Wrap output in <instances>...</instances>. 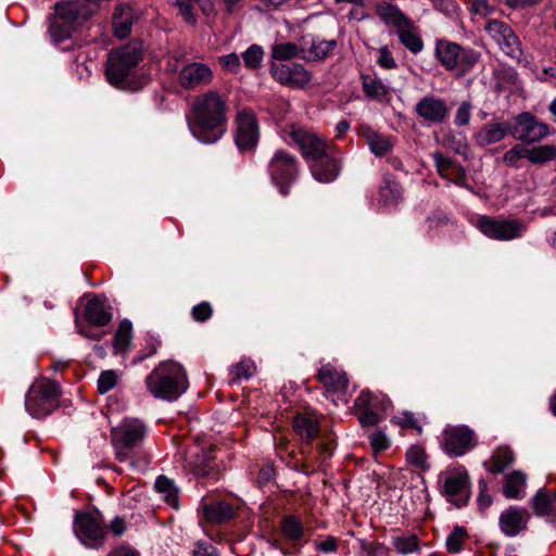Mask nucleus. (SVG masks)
<instances>
[{
  "label": "nucleus",
  "mask_w": 556,
  "mask_h": 556,
  "mask_svg": "<svg viewBox=\"0 0 556 556\" xmlns=\"http://www.w3.org/2000/svg\"><path fill=\"white\" fill-rule=\"evenodd\" d=\"M188 126L192 136L204 144L220 140L228 128L227 99L216 90H207L194 97Z\"/></svg>",
  "instance_id": "obj_1"
},
{
  "label": "nucleus",
  "mask_w": 556,
  "mask_h": 556,
  "mask_svg": "<svg viewBox=\"0 0 556 556\" xmlns=\"http://www.w3.org/2000/svg\"><path fill=\"white\" fill-rule=\"evenodd\" d=\"M142 59L143 47L140 41L131 40L119 48L111 50L105 64L108 81L121 90H140L147 84V78L137 73V67Z\"/></svg>",
  "instance_id": "obj_2"
},
{
  "label": "nucleus",
  "mask_w": 556,
  "mask_h": 556,
  "mask_svg": "<svg viewBox=\"0 0 556 556\" xmlns=\"http://www.w3.org/2000/svg\"><path fill=\"white\" fill-rule=\"evenodd\" d=\"M147 434V426L137 418H125L111 429V443L115 458L127 463L130 467L138 466L143 458L142 444Z\"/></svg>",
  "instance_id": "obj_3"
},
{
  "label": "nucleus",
  "mask_w": 556,
  "mask_h": 556,
  "mask_svg": "<svg viewBox=\"0 0 556 556\" xmlns=\"http://www.w3.org/2000/svg\"><path fill=\"white\" fill-rule=\"evenodd\" d=\"M149 392L156 399L177 400L188 388L184 368L175 362H162L146 378Z\"/></svg>",
  "instance_id": "obj_4"
},
{
  "label": "nucleus",
  "mask_w": 556,
  "mask_h": 556,
  "mask_svg": "<svg viewBox=\"0 0 556 556\" xmlns=\"http://www.w3.org/2000/svg\"><path fill=\"white\" fill-rule=\"evenodd\" d=\"M54 13L49 16V34L55 43L72 37L77 27L92 14L75 0H61L54 3Z\"/></svg>",
  "instance_id": "obj_5"
},
{
  "label": "nucleus",
  "mask_w": 556,
  "mask_h": 556,
  "mask_svg": "<svg viewBox=\"0 0 556 556\" xmlns=\"http://www.w3.org/2000/svg\"><path fill=\"white\" fill-rule=\"evenodd\" d=\"M375 12L386 25L395 28L400 42L409 52L418 54L422 51L424 41L417 26L399 7L381 1L376 4Z\"/></svg>",
  "instance_id": "obj_6"
},
{
  "label": "nucleus",
  "mask_w": 556,
  "mask_h": 556,
  "mask_svg": "<svg viewBox=\"0 0 556 556\" xmlns=\"http://www.w3.org/2000/svg\"><path fill=\"white\" fill-rule=\"evenodd\" d=\"M61 388L48 378L36 380L25 395V408L34 418H45L60 405Z\"/></svg>",
  "instance_id": "obj_7"
},
{
  "label": "nucleus",
  "mask_w": 556,
  "mask_h": 556,
  "mask_svg": "<svg viewBox=\"0 0 556 556\" xmlns=\"http://www.w3.org/2000/svg\"><path fill=\"white\" fill-rule=\"evenodd\" d=\"M434 54L446 71H458L462 74L470 71L479 60V53L475 50L446 39L437 40Z\"/></svg>",
  "instance_id": "obj_8"
},
{
  "label": "nucleus",
  "mask_w": 556,
  "mask_h": 556,
  "mask_svg": "<svg viewBox=\"0 0 556 556\" xmlns=\"http://www.w3.org/2000/svg\"><path fill=\"white\" fill-rule=\"evenodd\" d=\"M267 170L279 193L288 195L291 186L299 177L300 163L295 155L285 150H277L268 162Z\"/></svg>",
  "instance_id": "obj_9"
},
{
  "label": "nucleus",
  "mask_w": 556,
  "mask_h": 556,
  "mask_svg": "<svg viewBox=\"0 0 556 556\" xmlns=\"http://www.w3.org/2000/svg\"><path fill=\"white\" fill-rule=\"evenodd\" d=\"M77 539L89 548H99L104 544L105 525L100 511H76L73 523Z\"/></svg>",
  "instance_id": "obj_10"
},
{
  "label": "nucleus",
  "mask_w": 556,
  "mask_h": 556,
  "mask_svg": "<svg viewBox=\"0 0 556 556\" xmlns=\"http://www.w3.org/2000/svg\"><path fill=\"white\" fill-rule=\"evenodd\" d=\"M479 230L490 239L498 241H510L522 237L527 226L519 219L494 218L482 215L478 218Z\"/></svg>",
  "instance_id": "obj_11"
},
{
  "label": "nucleus",
  "mask_w": 556,
  "mask_h": 556,
  "mask_svg": "<svg viewBox=\"0 0 556 556\" xmlns=\"http://www.w3.org/2000/svg\"><path fill=\"white\" fill-rule=\"evenodd\" d=\"M441 445L448 456L459 457L477 445V435L466 425L448 426L442 432Z\"/></svg>",
  "instance_id": "obj_12"
},
{
  "label": "nucleus",
  "mask_w": 556,
  "mask_h": 556,
  "mask_svg": "<svg viewBox=\"0 0 556 556\" xmlns=\"http://www.w3.org/2000/svg\"><path fill=\"white\" fill-rule=\"evenodd\" d=\"M235 142L241 151H252L260 139V126L256 114L251 109H242L237 112L235 118Z\"/></svg>",
  "instance_id": "obj_13"
},
{
  "label": "nucleus",
  "mask_w": 556,
  "mask_h": 556,
  "mask_svg": "<svg viewBox=\"0 0 556 556\" xmlns=\"http://www.w3.org/2000/svg\"><path fill=\"white\" fill-rule=\"evenodd\" d=\"M511 124V136L522 143L532 144L540 142L549 134V126L540 122L529 112H522L515 116Z\"/></svg>",
  "instance_id": "obj_14"
},
{
  "label": "nucleus",
  "mask_w": 556,
  "mask_h": 556,
  "mask_svg": "<svg viewBox=\"0 0 556 556\" xmlns=\"http://www.w3.org/2000/svg\"><path fill=\"white\" fill-rule=\"evenodd\" d=\"M289 137L300 149L307 165L332 147L325 139L303 128L292 127Z\"/></svg>",
  "instance_id": "obj_15"
},
{
  "label": "nucleus",
  "mask_w": 556,
  "mask_h": 556,
  "mask_svg": "<svg viewBox=\"0 0 556 556\" xmlns=\"http://www.w3.org/2000/svg\"><path fill=\"white\" fill-rule=\"evenodd\" d=\"M450 111L447 102L434 94L420 98L414 108L417 117L429 126L445 123L450 116Z\"/></svg>",
  "instance_id": "obj_16"
},
{
  "label": "nucleus",
  "mask_w": 556,
  "mask_h": 556,
  "mask_svg": "<svg viewBox=\"0 0 556 556\" xmlns=\"http://www.w3.org/2000/svg\"><path fill=\"white\" fill-rule=\"evenodd\" d=\"M214 78L212 68L202 62H188L177 73V84L185 90L208 86Z\"/></svg>",
  "instance_id": "obj_17"
},
{
  "label": "nucleus",
  "mask_w": 556,
  "mask_h": 556,
  "mask_svg": "<svg viewBox=\"0 0 556 556\" xmlns=\"http://www.w3.org/2000/svg\"><path fill=\"white\" fill-rule=\"evenodd\" d=\"M308 168L315 180L329 184L339 177L342 169V157L332 146L321 156L308 164Z\"/></svg>",
  "instance_id": "obj_18"
},
{
  "label": "nucleus",
  "mask_w": 556,
  "mask_h": 556,
  "mask_svg": "<svg viewBox=\"0 0 556 556\" xmlns=\"http://www.w3.org/2000/svg\"><path fill=\"white\" fill-rule=\"evenodd\" d=\"M269 72L276 81L290 88H304L312 79L309 72L299 63L283 64L273 62Z\"/></svg>",
  "instance_id": "obj_19"
},
{
  "label": "nucleus",
  "mask_w": 556,
  "mask_h": 556,
  "mask_svg": "<svg viewBox=\"0 0 556 556\" xmlns=\"http://www.w3.org/2000/svg\"><path fill=\"white\" fill-rule=\"evenodd\" d=\"M531 514L526 507L508 506L498 517V528L508 538H515L528 529Z\"/></svg>",
  "instance_id": "obj_20"
},
{
  "label": "nucleus",
  "mask_w": 556,
  "mask_h": 556,
  "mask_svg": "<svg viewBox=\"0 0 556 556\" xmlns=\"http://www.w3.org/2000/svg\"><path fill=\"white\" fill-rule=\"evenodd\" d=\"M301 59L305 61H323L330 56L338 46L336 39L326 40L319 36L305 34L300 37Z\"/></svg>",
  "instance_id": "obj_21"
},
{
  "label": "nucleus",
  "mask_w": 556,
  "mask_h": 556,
  "mask_svg": "<svg viewBox=\"0 0 556 556\" xmlns=\"http://www.w3.org/2000/svg\"><path fill=\"white\" fill-rule=\"evenodd\" d=\"M470 478L467 472L447 477L444 481V495L457 507L465 506L469 501Z\"/></svg>",
  "instance_id": "obj_22"
},
{
  "label": "nucleus",
  "mask_w": 556,
  "mask_h": 556,
  "mask_svg": "<svg viewBox=\"0 0 556 556\" xmlns=\"http://www.w3.org/2000/svg\"><path fill=\"white\" fill-rule=\"evenodd\" d=\"M84 317L91 326H106L113 317L112 307L108 304L105 298L96 295L86 303Z\"/></svg>",
  "instance_id": "obj_23"
},
{
  "label": "nucleus",
  "mask_w": 556,
  "mask_h": 556,
  "mask_svg": "<svg viewBox=\"0 0 556 556\" xmlns=\"http://www.w3.org/2000/svg\"><path fill=\"white\" fill-rule=\"evenodd\" d=\"M317 380L324 386L328 393L345 392L349 387V379L344 371L339 370L330 363L325 364L316 375Z\"/></svg>",
  "instance_id": "obj_24"
},
{
  "label": "nucleus",
  "mask_w": 556,
  "mask_h": 556,
  "mask_svg": "<svg viewBox=\"0 0 556 556\" xmlns=\"http://www.w3.org/2000/svg\"><path fill=\"white\" fill-rule=\"evenodd\" d=\"M362 89L365 97L379 103H389L391 101V88L376 75H361Z\"/></svg>",
  "instance_id": "obj_25"
},
{
  "label": "nucleus",
  "mask_w": 556,
  "mask_h": 556,
  "mask_svg": "<svg viewBox=\"0 0 556 556\" xmlns=\"http://www.w3.org/2000/svg\"><path fill=\"white\" fill-rule=\"evenodd\" d=\"M508 134L511 135L510 123H486L476 134L475 140L479 147L484 148L502 141Z\"/></svg>",
  "instance_id": "obj_26"
},
{
  "label": "nucleus",
  "mask_w": 556,
  "mask_h": 556,
  "mask_svg": "<svg viewBox=\"0 0 556 556\" xmlns=\"http://www.w3.org/2000/svg\"><path fill=\"white\" fill-rule=\"evenodd\" d=\"M403 187L392 174H384L378 188V204L381 206H396L403 198Z\"/></svg>",
  "instance_id": "obj_27"
},
{
  "label": "nucleus",
  "mask_w": 556,
  "mask_h": 556,
  "mask_svg": "<svg viewBox=\"0 0 556 556\" xmlns=\"http://www.w3.org/2000/svg\"><path fill=\"white\" fill-rule=\"evenodd\" d=\"M530 506L536 517L556 519V492L541 488L530 500Z\"/></svg>",
  "instance_id": "obj_28"
},
{
  "label": "nucleus",
  "mask_w": 556,
  "mask_h": 556,
  "mask_svg": "<svg viewBox=\"0 0 556 556\" xmlns=\"http://www.w3.org/2000/svg\"><path fill=\"white\" fill-rule=\"evenodd\" d=\"M358 135L365 138L370 151L376 156H383L393 148L391 137L376 131L367 124H363L358 127Z\"/></svg>",
  "instance_id": "obj_29"
},
{
  "label": "nucleus",
  "mask_w": 556,
  "mask_h": 556,
  "mask_svg": "<svg viewBox=\"0 0 556 556\" xmlns=\"http://www.w3.org/2000/svg\"><path fill=\"white\" fill-rule=\"evenodd\" d=\"M293 429L300 439L306 444H311L317 438L320 431L319 421L313 414H298L292 421Z\"/></svg>",
  "instance_id": "obj_30"
},
{
  "label": "nucleus",
  "mask_w": 556,
  "mask_h": 556,
  "mask_svg": "<svg viewBox=\"0 0 556 556\" xmlns=\"http://www.w3.org/2000/svg\"><path fill=\"white\" fill-rule=\"evenodd\" d=\"M493 25L501 36L498 39L501 49L511 59L519 61L522 56L521 43L514 30L503 22H494Z\"/></svg>",
  "instance_id": "obj_31"
},
{
  "label": "nucleus",
  "mask_w": 556,
  "mask_h": 556,
  "mask_svg": "<svg viewBox=\"0 0 556 556\" xmlns=\"http://www.w3.org/2000/svg\"><path fill=\"white\" fill-rule=\"evenodd\" d=\"M187 464L197 477H208L214 470V455L212 450H199L189 454Z\"/></svg>",
  "instance_id": "obj_32"
},
{
  "label": "nucleus",
  "mask_w": 556,
  "mask_h": 556,
  "mask_svg": "<svg viewBox=\"0 0 556 556\" xmlns=\"http://www.w3.org/2000/svg\"><path fill=\"white\" fill-rule=\"evenodd\" d=\"M203 516L210 523L222 525L235 517V510L224 501H214L203 505Z\"/></svg>",
  "instance_id": "obj_33"
},
{
  "label": "nucleus",
  "mask_w": 556,
  "mask_h": 556,
  "mask_svg": "<svg viewBox=\"0 0 556 556\" xmlns=\"http://www.w3.org/2000/svg\"><path fill=\"white\" fill-rule=\"evenodd\" d=\"M280 532L285 540L291 543L300 542L307 530L303 521L296 515H286L280 520Z\"/></svg>",
  "instance_id": "obj_34"
},
{
  "label": "nucleus",
  "mask_w": 556,
  "mask_h": 556,
  "mask_svg": "<svg viewBox=\"0 0 556 556\" xmlns=\"http://www.w3.org/2000/svg\"><path fill=\"white\" fill-rule=\"evenodd\" d=\"M355 407H368L382 413L388 412L392 407L391 400L383 393H374L369 390H363L355 399Z\"/></svg>",
  "instance_id": "obj_35"
},
{
  "label": "nucleus",
  "mask_w": 556,
  "mask_h": 556,
  "mask_svg": "<svg viewBox=\"0 0 556 556\" xmlns=\"http://www.w3.org/2000/svg\"><path fill=\"white\" fill-rule=\"evenodd\" d=\"M527 476L520 470H514L505 476L503 494L506 498L521 500L525 496Z\"/></svg>",
  "instance_id": "obj_36"
},
{
  "label": "nucleus",
  "mask_w": 556,
  "mask_h": 556,
  "mask_svg": "<svg viewBox=\"0 0 556 556\" xmlns=\"http://www.w3.org/2000/svg\"><path fill=\"white\" fill-rule=\"evenodd\" d=\"M132 27V12L127 4H119L115 8L113 14V28L115 37L119 39L126 38Z\"/></svg>",
  "instance_id": "obj_37"
},
{
  "label": "nucleus",
  "mask_w": 556,
  "mask_h": 556,
  "mask_svg": "<svg viewBox=\"0 0 556 556\" xmlns=\"http://www.w3.org/2000/svg\"><path fill=\"white\" fill-rule=\"evenodd\" d=\"M515 460L513 451L508 447H498L494 451L489 462H485L484 467L493 475L502 473Z\"/></svg>",
  "instance_id": "obj_38"
},
{
  "label": "nucleus",
  "mask_w": 556,
  "mask_h": 556,
  "mask_svg": "<svg viewBox=\"0 0 556 556\" xmlns=\"http://www.w3.org/2000/svg\"><path fill=\"white\" fill-rule=\"evenodd\" d=\"M302 46L298 42H281L271 47L270 56L275 61H290L296 56L301 58Z\"/></svg>",
  "instance_id": "obj_39"
},
{
  "label": "nucleus",
  "mask_w": 556,
  "mask_h": 556,
  "mask_svg": "<svg viewBox=\"0 0 556 556\" xmlns=\"http://www.w3.org/2000/svg\"><path fill=\"white\" fill-rule=\"evenodd\" d=\"M528 161L532 164L541 165L556 160V146L544 144L528 149Z\"/></svg>",
  "instance_id": "obj_40"
},
{
  "label": "nucleus",
  "mask_w": 556,
  "mask_h": 556,
  "mask_svg": "<svg viewBox=\"0 0 556 556\" xmlns=\"http://www.w3.org/2000/svg\"><path fill=\"white\" fill-rule=\"evenodd\" d=\"M155 490L164 495L168 505L178 507V491L174 482L165 476H159L154 484Z\"/></svg>",
  "instance_id": "obj_41"
},
{
  "label": "nucleus",
  "mask_w": 556,
  "mask_h": 556,
  "mask_svg": "<svg viewBox=\"0 0 556 556\" xmlns=\"http://www.w3.org/2000/svg\"><path fill=\"white\" fill-rule=\"evenodd\" d=\"M394 549L402 555L418 553L420 551L419 539L415 534H405L392 539Z\"/></svg>",
  "instance_id": "obj_42"
},
{
  "label": "nucleus",
  "mask_w": 556,
  "mask_h": 556,
  "mask_svg": "<svg viewBox=\"0 0 556 556\" xmlns=\"http://www.w3.org/2000/svg\"><path fill=\"white\" fill-rule=\"evenodd\" d=\"M132 324L128 319H123L114 334L113 348L116 352L126 350L131 341Z\"/></svg>",
  "instance_id": "obj_43"
},
{
  "label": "nucleus",
  "mask_w": 556,
  "mask_h": 556,
  "mask_svg": "<svg viewBox=\"0 0 556 556\" xmlns=\"http://www.w3.org/2000/svg\"><path fill=\"white\" fill-rule=\"evenodd\" d=\"M466 539H468L467 529L463 526H455L446 538V549L453 554L459 553Z\"/></svg>",
  "instance_id": "obj_44"
},
{
  "label": "nucleus",
  "mask_w": 556,
  "mask_h": 556,
  "mask_svg": "<svg viewBox=\"0 0 556 556\" xmlns=\"http://www.w3.org/2000/svg\"><path fill=\"white\" fill-rule=\"evenodd\" d=\"M264 50L258 45L250 46L243 53L242 60L244 66L251 71H256L262 66Z\"/></svg>",
  "instance_id": "obj_45"
},
{
  "label": "nucleus",
  "mask_w": 556,
  "mask_h": 556,
  "mask_svg": "<svg viewBox=\"0 0 556 556\" xmlns=\"http://www.w3.org/2000/svg\"><path fill=\"white\" fill-rule=\"evenodd\" d=\"M118 379H119V375L117 374L116 370H113V369L103 370L98 378V382H97L98 392L100 394L108 393L109 391H111L113 388L116 387Z\"/></svg>",
  "instance_id": "obj_46"
},
{
  "label": "nucleus",
  "mask_w": 556,
  "mask_h": 556,
  "mask_svg": "<svg viewBox=\"0 0 556 556\" xmlns=\"http://www.w3.org/2000/svg\"><path fill=\"white\" fill-rule=\"evenodd\" d=\"M406 460L419 469L428 468L426 451L419 445H412L407 450Z\"/></svg>",
  "instance_id": "obj_47"
},
{
  "label": "nucleus",
  "mask_w": 556,
  "mask_h": 556,
  "mask_svg": "<svg viewBox=\"0 0 556 556\" xmlns=\"http://www.w3.org/2000/svg\"><path fill=\"white\" fill-rule=\"evenodd\" d=\"M528 148L521 143L515 144L503 155V162L510 167H518V162L526 157L528 160Z\"/></svg>",
  "instance_id": "obj_48"
},
{
  "label": "nucleus",
  "mask_w": 556,
  "mask_h": 556,
  "mask_svg": "<svg viewBox=\"0 0 556 556\" xmlns=\"http://www.w3.org/2000/svg\"><path fill=\"white\" fill-rule=\"evenodd\" d=\"M358 410V420L363 427L377 426L384 416L368 407H355Z\"/></svg>",
  "instance_id": "obj_49"
},
{
  "label": "nucleus",
  "mask_w": 556,
  "mask_h": 556,
  "mask_svg": "<svg viewBox=\"0 0 556 556\" xmlns=\"http://www.w3.org/2000/svg\"><path fill=\"white\" fill-rule=\"evenodd\" d=\"M434 165L439 175L444 179L447 178L448 173L456 166L457 162L445 157L441 152H434L432 154Z\"/></svg>",
  "instance_id": "obj_50"
},
{
  "label": "nucleus",
  "mask_w": 556,
  "mask_h": 556,
  "mask_svg": "<svg viewBox=\"0 0 556 556\" xmlns=\"http://www.w3.org/2000/svg\"><path fill=\"white\" fill-rule=\"evenodd\" d=\"M230 383H239L242 379H249L253 375V368L245 362H239L231 367Z\"/></svg>",
  "instance_id": "obj_51"
},
{
  "label": "nucleus",
  "mask_w": 556,
  "mask_h": 556,
  "mask_svg": "<svg viewBox=\"0 0 556 556\" xmlns=\"http://www.w3.org/2000/svg\"><path fill=\"white\" fill-rule=\"evenodd\" d=\"M362 556H388L389 548L376 541L361 542Z\"/></svg>",
  "instance_id": "obj_52"
},
{
  "label": "nucleus",
  "mask_w": 556,
  "mask_h": 556,
  "mask_svg": "<svg viewBox=\"0 0 556 556\" xmlns=\"http://www.w3.org/2000/svg\"><path fill=\"white\" fill-rule=\"evenodd\" d=\"M478 508L481 513H484L493 503V497L488 492V483L484 479L478 481Z\"/></svg>",
  "instance_id": "obj_53"
},
{
  "label": "nucleus",
  "mask_w": 556,
  "mask_h": 556,
  "mask_svg": "<svg viewBox=\"0 0 556 556\" xmlns=\"http://www.w3.org/2000/svg\"><path fill=\"white\" fill-rule=\"evenodd\" d=\"M314 547L317 552L323 554L336 553L339 547V539L332 535H326L323 540L315 541Z\"/></svg>",
  "instance_id": "obj_54"
},
{
  "label": "nucleus",
  "mask_w": 556,
  "mask_h": 556,
  "mask_svg": "<svg viewBox=\"0 0 556 556\" xmlns=\"http://www.w3.org/2000/svg\"><path fill=\"white\" fill-rule=\"evenodd\" d=\"M392 421L402 428L415 429L418 433L422 431L417 418L410 412H404L401 416L393 417Z\"/></svg>",
  "instance_id": "obj_55"
},
{
  "label": "nucleus",
  "mask_w": 556,
  "mask_h": 556,
  "mask_svg": "<svg viewBox=\"0 0 556 556\" xmlns=\"http://www.w3.org/2000/svg\"><path fill=\"white\" fill-rule=\"evenodd\" d=\"M213 308L208 302L194 305L191 309L192 318L198 323H204L212 317Z\"/></svg>",
  "instance_id": "obj_56"
},
{
  "label": "nucleus",
  "mask_w": 556,
  "mask_h": 556,
  "mask_svg": "<svg viewBox=\"0 0 556 556\" xmlns=\"http://www.w3.org/2000/svg\"><path fill=\"white\" fill-rule=\"evenodd\" d=\"M192 1L188 0H175V4L179 9V14L182 16L186 23L191 26L197 24V16L193 13Z\"/></svg>",
  "instance_id": "obj_57"
},
{
  "label": "nucleus",
  "mask_w": 556,
  "mask_h": 556,
  "mask_svg": "<svg viewBox=\"0 0 556 556\" xmlns=\"http://www.w3.org/2000/svg\"><path fill=\"white\" fill-rule=\"evenodd\" d=\"M470 116H471V103L468 101H464L460 103V105L458 106V109L455 113L454 123L458 127L466 126L469 124Z\"/></svg>",
  "instance_id": "obj_58"
},
{
  "label": "nucleus",
  "mask_w": 556,
  "mask_h": 556,
  "mask_svg": "<svg viewBox=\"0 0 556 556\" xmlns=\"http://www.w3.org/2000/svg\"><path fill=\"white\" fill-rule=\"evenodd\" d=\"M220 66L230 73L237 74L241 67V61L238 54L229 53L219 58Z\"/></svg>",
  "instance_id": "obj_59"
},
{
  "label": "nucleus",
  "mask_w": 556,
  "mask_h": 556,
  "mask_svg": "<svg viewBox=\"0 0 556 556\" xmlns=\"http://www.w3.org/2000/svg\"><path fill=\"white\" fill-rule=\"evenodd\" d=\"M377 63L380 67L384 70H394L397 67L396 61L393 58L388 46H382L379 48V58L377 60Z\"/></svg>",
  "instance_id": "obj_60"
},
{
  "label": "nucleus",
  "mask_w": 556,
  "mask_h": 556,
  "mask_svg": "<svg viewBox=\"0 0 556 556\" xmlns=\"http://www.w3.org/2000/svg\"><path fill=\"white\" fill-rule=\"evenodd\" d=\"M448 181L454 182L455 185L463 187V188H469L468 181H467V174L465 168L460 164H456V166L448 173L447 178H445Z\"/></svg>",
  "instance_id": "obj_61"
},
{
  "label": "nucleus",
  "mask_w": 556,
  "mask_h": 556,
  "mask_svg": "<svg viewBox=\"0 0 556 556\" xmlns=\"http://www.w3.org/2000/svg\"><path fill=\"white\" fill-rule=\"evenodd\" d=\"M369 439L375 453L382 452L390 446V441L383 431H375L370 434Z\"/></svg>",
  "instance_id": "obj_62"
},
{
  "label": "nucleus",
  "mask_w": 556,
  "mask_h": 556,
  "mask_svg": "<svg viewBox=\"0 0 556 556\" xmlns=\"http://www.w3.org/2000/svg\"><path fill=\"white\" fill-rule=\"evenodd\" d=\"M450 222L446 214L440 210L433 211L428 217L427 223L430 229H435L440 226L446 225Z\"/></svg>",
  "instance_id": "obj_63"
},
{
  "label": "nucleus",
  "mask_w": 556,
  "mask_h": 556,
  "mask_svg": "<svg viewBox=\"0 0 556 556\" xmlns=\"http://www.w3.org/2000/svg\"><path fill=\"white\" fill-rule=\"evenodd\" d=\"M193 556H218L213 545L204 542H197L193 549Z\"/></svg>",
  "instance_id": "obj_64"
}]
</instances>
